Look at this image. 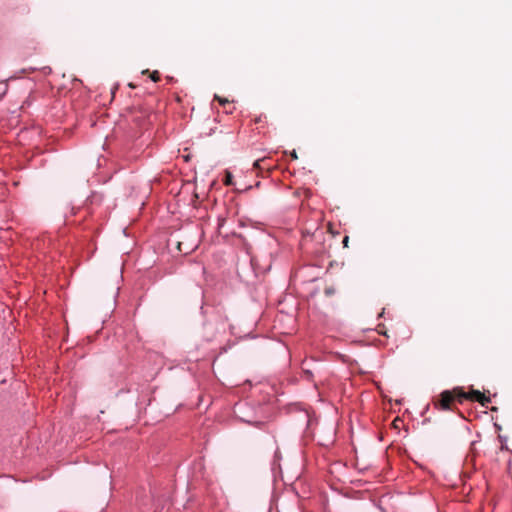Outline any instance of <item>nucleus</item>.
<instances>
[{
  "label": "nucleus",
  "mask_w": 512,
  "mask_h": 512,
  "mask_svg": "<svg viewBox=\"0 0 512 512\" xmlns=\"http://www.w3.org/2000/svg\"><path fill=\"white\" fill-rule=\"evenodd\" d=\"M463 387H454L451 390H444L438 397L434 398L433 405L438 410L453 411L456 404H463L465 401Z\"/></svg>",
  "instance_id": "nucleus-1"
},
{
  "label": "nucleus",
  "mask_w": 512,
  "mask_h": 512,
  "mask_svg": "<svg viewBox=\"0 0 512 512\" xmlns=\"http://www.w3.org/2000/svg\"><path fill=\"white\" fill-rule=\"evenodd\" d=\"M465 401H475L478 402L483 407H488V404L491 402L490 397L485 396L479 390L471 389L469 392H465Z\"/></svg>",
  "instance_id": "nucleus-2"
},
{
  "label": "nucleus",
  "mask_w": 512,
  "mask_h": 512,
  "mask_svg": "<svg viewBox=\"0 0 512 512\" xmlns=\"http://www.w3.org/2000/svg\"><path fill=\"white\" fill-rule=\"evenodd\" d=\"M142 73L143 74H149V77L154 82H158L160 80V73L157 70H154L153 72H150L148 69H146Z\"/></svg>",
  "instance_id": "nucleus-3"
},
{
  "label": "nucleus",
  "mask_w": 512,
  "mask_h": 512,
  "mask_svg": "<svg viewBox=\"0 0 512 512\" xmlns=\"http://www.w3.org/2000/svg\"><path fill=\"white\" fill-rule=\"evenodd\" d=\"M223 182L226 186H231L233 185V175L231 172L229 171H226L225 172V177L223 179Z\"/></svg>",
  "instance_id": "nucleus-4"
},
{
  "label": "nucleus",
  "mask_w": 512,
  "mask_h": 512,
  "mask_svg": "<svg viewBox=\"0 0 512 512\" xmlns=\"http://www.w3.org/2000/svg\"><path fill=\"white\" fill-rule=\"evenodd\" d=\"M214 99L217 100L219 102L220 105L224 106L226 105L227 103H229V100L228 99H225L223 97H220L218 95H215L214 96Z\"/></svg>",
  "instance_id": "nucleus-5"
},
{
  "label": "nucleus",
  "mask_w": 512,
  "mask_h": 512,
  "mask_svg": "<svg viewBox=\"0 0 512 512\" xmlns=\"http://www.w3.org/2000/svg\"><path fill=\"white\" fill-rule=\"evenodd\" d=\"M265 161V158H261V159H258L254 162L253 164V168L258 170V169H262L261 167V163Z\"/></svg>",
  "instance_id": "nucleus-6"
},
{
  "label": "nucleus",
  "mask_w": 512,
  "mask_h": 512,
  "mask_svg": "<svg viewBox=\"0 0 512 512\" xmlns=\"http://www.w3.org/2000/svg\"><path fill=\"white\" fill-rule=\"evenodd\" d=\"M342 243H343V246H344L345 248H347V247H348V243H349V237H348V236H345V237L343 238Z\"/></svg>",
  "instance_id": "nucleus-7"
},
{
  "label": "nucleus",
  "mask_w": 512,
  "mask_h": 512,
  "mask_svg": "<svg viewBox=\"0 0 512 512\" xmlns=\"http://www.w3.org/2000/svg\"><path fill=\"white\" fill-rule=\"evenodd\" d=\"M291 156H292V158H293V159H297V158H298V157H297V154H296V152H295V151H293V152L291 153Z\"/></svg>",
  "instance_id": "nucleus-8"
},
{
  "label": "nucleus",
  "mask_w": 512,
  "mask_h": 512,
  "mask_svg": "<svg viewBox=\"0 0 512 512\" xmlns=\"http://www.w3.org/2000/svg\"><path fill=\"white\" fill-rule=\"evenodd\" d=\"M178 249L181 251V243L178 244Z\"/></svg>",
  "instance_id": "nucleus-9"
}]
</instances>
